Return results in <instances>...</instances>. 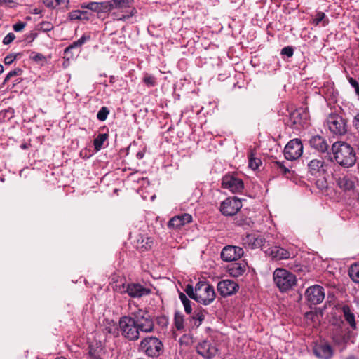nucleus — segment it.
Returning a JSON list of instances; mask_svg holds the SVG:
<instances>
[{"instance_id":"0eeeda50","label":"nucleus","mask_w":359,"mask_h":359,"mask_svg":"<svg viewBox=\"0 0 359 359\" xmlns=\"http://www.w3.org/2000/svg\"><path fill=\"white\" fill-rule=\"evenodd\" d=\"M140 332L148 333L153 332L154 323L153 318L146 311L139 310L133 316Z\"/></svg>"},{"instance_id":"49530a36","label":"nucleus","mask_w":359,"mask_h":359,"mask_svg":"<svg viewBox=\"0 0 359 359\" xmlns=\"http://www.w3.org/2000/svg\"><path fill=\"white\" fill-rule=\"evenodd\" d=\"M15 38V36L13 33H8L3 39V43L5 45H8L11 43Z\"/></svg>"},{"instance_id":"f257e3e1","label":"nucleus","mask_w":359,"mask_h":359,"mask_svg":"<svg viewBox=\"0 0 359 359\" xmlns=\"http://www.w3.org/2000/svg\"><path fill=\"white\" fill-rule=\"evenodd\" d=\"M334 158L340 165L349 168L356 161L355 153L353 147L345 142H336L332 146Z\"/></svg>"},{"instance_id":"9b49d317","label":"nucleus","mask_w":359,"mask_h":359,"mask_svg":"<svg viewBox=\"0 0 359 359\" xmlns=\"http://www.w3.org/2000/svg\"><path fill=\"white\" fill-rule=\"evenodd\" d=\"M303 153V145L300 140L293 139L290 140L285 147V158L290 161H294L299 158Z\"/></svg>"},{"instance_id":"473e14b6","label":"nucleus","mask_w":359,"mask_h":359,"mask_svg":"<svg viewBox=\"0 0 359 359\" xmlns=\"http://www.w3.org/2000/svg\"><path fill=\"white\" fill-rule=\"evenodd\" d=\"M45 6L50 8H55L58 6L69 3V0H43Z\"/></svg>"},{"instance_id":"4c0bfd02","label":"nucleus","mask_w":359,"mask_h":359,"mask_svg":"<svg viewBox=\"0 0 359 359\" xmlns=\"http://www.w3.org/2000/svg\"><path fill=\"white\" fill-rule=\"evenodd\" d=\"M22 73V70L20 68H16L11 71L6 76L3 84H5L11 78L16 76H20Z\"/></svg>"},{"instance_id":"3c124183","label":"nucleus","mask_w":359,"mask_h":359,"mask_svg":"<svg viewBox=\"0 0 359 359\" xmlns=\"http://www.w3.org/2000/svg\"><path fill=\"white\" fill-rule=\"evenodd\" d=\"M16 59V55L10 54L5 57L4 58V63L6 65H11L13 62V61Z\"/></svg>"},{"instance_id":"8fccbe9b","label":"nucleus","mask_w":359,"mask_h":359,"mask_svg":"<svg viewBox=\"0 0 359 359\" xmlns=\"http://www.w3.org/2000/svg\"><path fill=\"white\" fill-rule=\"evenodd\" d=\"M25 25H26V23L22 22H18L15 23V25H13V28L14 31H15V32H20L25 28Z\"/></svg>"},{"instance_id":"9d476101","label":"nucleus","mask_w":359,"mask_h":359,"mask_svg":"<svg viewBox=\"0 0 359 359\" xmlns=\"http://www.w3.org/2000/svg\"><path fill=\"white\" fill-rule=\"evenodd\" d=\"M222 187L231 193L238 194L244 189V184L241 179L233 175L227 174L222 179Z\"/></svg>"},{"instance_id":"393cba45","label":"nucleus","mask_w":359,"mask_h":359,"mask_svg":"<svg viewBox=\"0 0 359 359\" xmlns=\"http://www.w3.org/2000/svg\"><path fill=\"white\" fill-rule=\"evenodd\" d=\"M229 273L233 277H238L245 271V265L241 263H233L228 268Z\"/></svg>"},{"instance_id":"09e8293b","label":"nucleus","mask_w":359,"mask_h":359,"mask_svg":"<svg viewBox=\"0 0 359 359\" xmlns=\"http://www.w3.org/2000/svg\"><path fill=\"white\" fill-rule=\"evenodd\" d=\"M135 12V9L134 8H131L130 10V12L128 13L122 14L121 16H120L118 18V20H126L130 18V17H132L134 15Z\"/></svg>"},{"instance_id":"6e6d98bb","label":"nucleus","mask_w":359,"mask_h":359,"mask_svg":"<svg viewBox=\"0 0 359 359\" xmlns=\"http://www.w3.org/2000/svg\"><path fill=\"white\" fill-rule=\"evenodd\" d=\"M144 156V154L142 152H138L137 154V158H139V159H142Z\"/></svg>"},{"instance_id":"5fc2aeb1","label":"nucleus","mask_w":359,"mask_h":359,"mask_svg":"<svg viewBox=\"0 0 359 359\" xmlns=\"http://www.w3.org/2000/svg\"><path fill=\"white\" fill-rule=\"evenodd\" d=\"M13 0H0V4H7V3H13Z\"/></svg>"},{"instance_id":"aec40b11","label":"nucleus","mask_w":359,"mask_h":359,"mask_svg":"<svg viewBox=\"0 0 359 359\" xmlns=\"http://www.w3.org/2000/svg\"><path fill=\"white\" fill-rule=\"evenodd\" d=\"M264 252L274 260L286 259L290 258L291 255V253L288 250L279 246H273L269 248H266Z\"/></svg>"},{"instance_id":"a18cd8bd","label":"nucleus","mask_w":359,"mask_h":359,"mask_svg":"<svg viewBox=\"0 0 359 359\" xmlns=\"http://www.w3.org/2000/svg\"><path fill=\"white\" fill-rule=\"evenodd\" d=\"M13 110L12 109H8L6 110H3L0 111V117L8 118L10 119L13 116Z\"/></svg>"},{"instance_id":"e433bc0d","label":"nucleus","mask_w":359,"mask_h":359,"mask_svg":"<svg viewBox=\"0 0 359 359\" xmlns=\"http://www.w3.org/2000/svg\"><path fill=\"white\" fill-rule=\"evenodd\" d=\"M109 111L107 107H102L97 114V118L101 121H104L107 119Z\"/></svg>"},{"instance_id":"0e129e2a","label":"nucleus","mask_w":359,"mask_h":359,"mask_svg":"<svg viewBox=\"0 0 359 359\" xmlns=\"http://www.w3.org/2000/svg\"><path fill=\"white\" fill-rule=\"evenodd\" d=\"M20 81H21V79H20L19 81H18V79L16 81H17L18 83H20Z\"/></svg>"},{"instance_id":"412c9836","label":"nucleus","mask_w":359,"mask_h":359,"mask_svg":"<svg viewBox=\"0 0 359 359\" xmlns=\"http://www.w3.org/2000/svg\"><path fill=\"white\" fill-rule=\"evenodd\" d=\"M192 221V217L189 214H182L181 215L175 216L168 222V227L179 229L182 226L190 223Z\"/></svg>"},{"instance_id":"864d4df0","label":"nucleus","mask_w":359,"mask_h":359,"mask_svg":"<svg viewBox=\"0 0 359 359\" xmlns=\"http://www.w3.org/2000/svg\"><path fill=\"white\" fill-rule=\"evenodd\" d=\"M144 81L149 86H154L155 85L154 78L152 76L144 77Z\"/></svg>"},{"instance_id":"052dcab7","label":"nucleus","mask_w":359,"mask_h":359,"mask_svg":"<svg viewBox=\"0 0 359 359\" xmlns=\"http://www.w3.org/2000/svg\"><path fill=\"white\" fill-rule=\"evenodd\" d=\"M55 359H66L65 358H63V357H60V358H57Z\"/></svg>"},{"instance_id":"e2e57ef3","label":"nucleus","mask_w":359,"mask_h":359,"mask_svg":"<svg viewBox=\"0 0 359 359\" xmlns=\"http://www.w3.org/2000/svg\"><path fill=\"white\" fill-rule=\"evenodd\" d=\"M40 57H41V55H37L36 57L37 59H39V58H40Z\"/></svg>"},{"instance_id":"2f4dec72","label":"nucleus","mask_w":359,"mask_h":359,"mask_svg":"<svg viewBox=\"0 0 359 359\" xmlns=\"http://www.w3.org/2000/svg\"><path fill=\"white\" fill-rule=\"evenodd\" d=\"M180 299L183 304L184 307V311L187 313L190 314L192 311L191 301L188 299V297L182 292H180L179 294Z\"/></svg>"},{"instance_id":"79ce46f5","label":"nucleus","mask_w":359,"mask_h":359,"mask_svg":"<svg viewBox=\"0 0 359 359\" xmlns=\"http://www.w3.org/2000/svg\"><path fill=\"white\" fill-rule=\"evenodd\" d=\"M68 19L69 20H81V14L80 10H74L69 13Z\"/></svg>"},{"instance_id":"603ef678","label":"nucleus","mask_w":359,"mask_h":359,"mask_svg":"<svg viewBox=\"0 0 359 359\" xmlns=\"http://www.w3.org/2000/svg\"><path fill=\"white\" fill-rule=\"evenodd\" d=\"M353 126L354 128L357 130V132L359 133V113L357 114L352 121Z\"/></svg>"},{"instance_id":"f03ea898","label":"nucleus","mask_w":359,"mask_h":359,"mask_svg":"<svg viewBox=\"0 0 359 359\" xmlns=\"http://www.w3.org/2000/svg\"><path fill=\"white\" fill-rule=\"evenodd\" d=\"M273 280L282 292L287 291L296 284V277L290 271L283 269H276L273 273Z\"/></svg>"},{"instance_id":"b1692460","label":"nucleus","mask_w":359,"mask_h":359,"mask_svg":"<svg viewBox=\"0 0 359 359\" xmlns=\"http://www.w3.org/2000/svg\"><path fill=\"white\" fill-rule=\"evenodd\" d=\"M88 36L83 35L77 41L73 42L70 46L67 47L65 50V57L67 60H69L70 57H73V54L72 53V50L74 48L81 47L85 42L89 39Z\"/></svg>"},{"instance_id":"7c9ffc66","label":"nucleus","mask_w":359,"mask_h":359,"mask_svg":"<svg viewBox=\"0 0 359 359\" xmlns=\"http://www.w3.org/2000/svg\"><path fill=\"white\" fill-rule=\"evenodd\" d=\"M348 274L354 282L359 283V264L351 265Z\"/></svg>"},{"instance_id":"ddd939ff","label":"nucleus","mask_w":359,"mask_h":359,"mask_svg":"<svg viewBox=\"0 0 359 359\" xmlns=\"http://www.w3.org/2000/svg\"><path fill=\"white\" fill-rule=\"evenodd\" d=\"M244 254L242 248L235 245H226L221 252V258L224 262H233L239 259Z\"/></svg>"},{"instance_id":"680f3d73","label":"nucleus","mask_w":359,"mask_h":359,"mask_svg":"<svg viewBox=\"0 0 359 359\" xmlns=\"http://www.w3.org/2000/svg\"><path fill=\"white\" fill-rule=\"evenodd\" d=\"M21 147L23 148V149L27 148L26 145H22Z\"/></svg>"},{"instance_id":"13d9d810","label":"nucleus","mask_w":359,"mask_h":359,"mask_svg":"<svg viewBox=\"0 0 359 359\" xmlns=\"http://www.w3.org/2000/svg\"><path fill=\"white\" fill-rule=\"evenodd\" d=\"M4 72V67L2 65L0 64V74H1Z\"/></svg>"},{"instance_id":"72a5a7b5","label":"nucleus","mask_w":359,"mask_h":359,"mask_svg":"<svg viewBox=\"0 0 359 359\" xmlns=\"http://www.w3.org/2000/svg\"><path fill=\"white\" fill-rule=\"evenodd\" d=\"M273 166L278 169L280 173L285 176L290 173L289 168L283 162L276 161L273 162Z\"/></svg>"},{"instance_id":"f8f14e48","label":"nucleus","mask_w":359,"mask_h":359,"mask_svg":"<svg viewBox=\"0 0 359 359\" xmlns=\"http://www.w3.org/2000/svg\"><path fill=\"white\" fill-rule=\"evenodd\" d=\"M335 180L337 186L344 191H354L358 184L357 177L351 174L340 175Z\"/></svg>"},{"instance_id":"c03bdc74","label":"nucleus","mask_w":359,"mask_h":359,"mask_svg":"<svg viewBox=\"0 0 359 359\" xmlns=\"http://www.w3.org/2000/svg\"><path fill=\"white\" fill-rule=\"evenodd\" d=\"M294 50L293 48L290 46H287L283 48L281 50V54L284 55H287V57H290L293 55Z\"/></svg>"},{"instance_id":"f704fd0d","label":"nucleus","mask_w":359,"mask_h":359,"mask_svg":"<svg viewBox=\"0 0 359 359\" xmlns=\"http://www.w3.org/2000/svg\"><path fill=\"white\" fill-rule=\"evenodd\" d=\"M248 161L249 167L254 170L257 169L261 163L260 159L255 157L252 153H250Z\"/></svg>"},{"instance_id":"7ed1b4c3","label":"nucleus","mask_w":359,"mask_h":359,"mask_svg":"<svg viewBox=\"0 0 359 359\" xmlns=\"http://www.w3.org/2000/svg\"><path fill=\"white\" fill-rule=\"evenodd\" d=\"M118 325L119 330L124 338L130 341H137L140 338V332L136 326L133 316L121 317Z\"/></svg>"},{"instance_id":"f3484780","label":"nucleus","mask_w":359,"mask_h":359,"mask_svg":"<svg viewBox=\"0 0 359 359\" xmlns=\"http://www.w3.org/2000/svg\"><path fill=\"white\" fill-rule=\"evenodd\" d=\"M309 172L316 177L323 175L326 171L327 165L322 158H313L307 165Z\"/></svg>"},{"instance_id":"4be33fe9","label":"nucleus","mask_w":359,"mask_h":359,"mask_svg":"<svg viewBox=\"0 0 359 359\" xmlns=\"http://www.w3.org/2000/svg\"><path fill=\"white\" fill-rule=\"evenodd\" d=\"M310 146L320 153L327 151L329 145L327 141L320 135H314L309 140Z\"/></svg>"},{"instance_id":"4d7b16f0","label":"nucleus","mask_w":359,"mask_h":359,"mask_svg":"<svg viewBox=\"0 0 359 359\" xmlns=\"http://www.w3.org/2000/svg\"><path fill=\"white\" fill-rule=\"evenodd\" d=\"M299 115V113L298 111H295L292 114L293 117H297Z\"/></svg>"},{"instance_id":"bf43d9fd","label":"nucleus","mask_w":359,"mask_h":359,"mask_svg":"<svg viewBox=\"0 0 359 359\" xmlns=\"http://www.w3.org/2000/svg\"><path fill=\"white\" fill-rule=\"evenodd\" d=\"M346 359H358V358H356L354 356H350V357H348Z\"/></svg>"},{"instance_id":"58836bf2","label":"nucleus","mask_w":359,"mask_h":359,"mask_svg":"<svg viewBox=\"0 0 359 359\" xmlns=\"http://www.w3.org/2000/svg\"><path fill=\"white\" fill-rule=\"evenodd\" d=\"M235 224L238 226H244L249 224V219L247 217H243L241 215H238L235 219Z\"/></svg>"},{"instance_id":"ea45409f","label":"nucleus","mask_w":359,"mask_h":359,"mask_svg":"<svg viewBox=\"0 0 359 359\" xmlns=\"http://www.w3.org/2000/svg\"><path fill=\"white\" fill-rule=\"evenodd\" d=\"M348 83L354 88L355 93L357 95L359 100V83L352 77L348 78Z\"/></svg>"},{"instance_id":"a211bd4d","label":"nucleus","mask_w":359,"mask_h":359,"mask_svg":"<svg viewBox=\"0 0 359 359\" xmlns=\"http://www.w3.org/2000/svg\"><path fill=\"white\" fill-rule=\"evenodd\" d=\"M123 287L125 288L124 285H123ZM123 292H127L133 298H140L149 294L151 292V290L138 283H131L126 285V290Z\"/></svg>"},{"instance_id":"37998d69","label":"nucleus","mask_w":359,"mask_h":359,"mask_svg":"<svg viewBox=\"0 0 359 359\" xmlns=\"http://www.w3.org/2000/svg\"><path fill=\"white\" fill-rule=\"evenodd\" d=\"M184 291L190 298L195 300V288L194 289L192 285H187Z\"/></svg>"},{"instance_id":"4468645a","label":"nucleus","mask_w":359,"mask_h":359,"mask_svg":"<svg viewBox=\"0 0 359 359\" xmlns=\"http://www.w3.org/2000/svg\"><path fill=\"white\" fill-rule=\"evenodd\" d=\"M306 299L312 304H318L325 298V292L323 287L316 285L307 288L305 292Z\"/></svg>"},{"instance_id":"a878e982","label":"nucleus","mask_w":359,"mask_h":359,"mask_svg":"<svg viewBox=\"0 0 359 359\" xmlns=\"http://www.w3.org/2000/svg\"><path fill=\"white\" fill-rule=\"evenodd\" d=\"M103 2H95L91 1L89 3H83L81 4V8L87 9L90 11V12H102L103 10Z\"/></svg>"},{"instance_id":"6ab92c4d","label":"nucleus","mask_w":359,"mask_h":359,"mask_svg":"<svg viewBox=\"0 0 359 359\" xmlns=\"http://www.w3.org/2000/svg\"><path fill=\"white\" fill-rule=\"evenodd\" d=\"M238 289V285L233 280H224L219 281L217 290L223 297H227L235 294Z\"/></svg>"},{"instance_id":"39448f33","label":"nucleus","mask_w":359,"mask_h":359,"mask_svg":"<svg viewBox=\"0 0 359 359\" xmlns=\"http://www.w3.org/2000/svg\"><path fill=\"white\" fill-rule=\"evenodd\" d=\"M140 349L149 357H158L163 352V345L158 338L148 337L141 341Z\"/></svg>"},{"instance_id":"1a4fd4ad","label":"nucleus","mask_w":359,"mask_h":359,"mask_svg":"<svg viewBox=\"0 0 359 359\" xmlns=\"http://www.w3.org/2000/svg\"><path fill=\"white\" fill-rule=\"evenodd\" d=\"M242 208V202L237 197H229L220 204L219 210L225 216L235 215Z\"/></svg>"},{"instance_id":"c756f323","label":"nucleus","mask_w":359,"mask_h":359,"mask_svg":"<svg viewBox=\"0 0 359 359\" xmlns=\"http://www.w3.org/2000/svg\"><path fill=\"white\" fill-rule=\"evenodd\" d=\"M328 19L326 18L325 14L323 12H318L313 20V23L315 25H318L322 23L323 26H326L328 24Z\"/></svg>"},{"instance_id":"6e6552de","label":"nucleus","mask_w":359,"mask_h":359,"mask_svg":"<svg viewBox=\"0 0 359 359\" xmlns=\"http://www.w3.org/2000/svg\"><path fill=\"white\" fill-rule=\"evenodd\" d=\"M241 242L245 248L250 249L260 248L264 252L266 248L265 238L258 233H247L242 237Z\"/></svg>"},{"instance_id":"dca6fc26","label":"nucleus","mask_w":359,"mask_h":359,"mask_svg":"<svg viewBox=\"0 0 359 359\" xmlns=\"http://www.w3.org/2000/svg\"><path fill=\"white\" fill-rule=\"evenodd\" d=\"M197 353L205 359H211L215 356L217 348L208 341H203L196 346Z\"/></svg>"},{"instance_id":"a19ab883","label":"nucleus","mask_w":359,"mask_h":359,"mask_svg":"<svg viewBox=\"0 0 359 359\" xmlns=\"http://www.w3.org/2000/svg\"><path fill=\"white\" fill-rule=\"evenodd\" d=\"M81 20H89L91 17L93 15L90 11H87V9H81Z\"/></svg>"},{"instance_id":"bb28decb","label":"nucleus","mask_w":359,"mask_h":359,"mask_svg":"<svg viewBox=\"0 0 359 359\" xmlns=\"http://www.w3.org/2000/svg\"><path fill=\"white\" fill-rule=\"evenodd\" d=\"M343 312L346 320L349 323L351 327H355V316L353 313L351 312L350 309L348 306L343 307Z\"/></svg>"},{"instance_id":"423d86ee","label":"nucleus","mask_w":359,"mask_h":359,"mask_svg":"<svg viewBox=\"0 0 359 359\" xmlns=\"http://www.w3.org/2000/svg\"><path fill=\"white\" fill-rule=\"evenodd\" d=\"M325 125L333 135H343L347 132L346 119L335 113H331L327 116Z\"/></svg>"},{"instance_id":"20e7f679","label":"nucleus","mask_w":359,"mask_h":359,"mask_svg":"<svg viewBox=\"0 0 359 359\" xmlns=\"http://www.w3.org/2000/svg\"><path fill=\"white\" fill-rule=\"evenodd\" d=\"M215 299L214 287L205 281L198 282L195 286V300L204 305L210 304Z\"/></svg>"},{"instance_id":"de8ad7c7","label":"nucleus","mask_w":359,"mask_h":359,"mask_svg":"<svg viewBox=\"0 0 359 359\" xmlns=\"http://www.w3.org/2000/svg\"><path fill=\"white\" fill-rule=\"evenodd\" d=\"M41 29L45 32H48L53 29V25L49 22H43L41 24Z\"/></svg>"},{"instance_id":"5701e85b","label":"nucleus","mask_w":359,"mask_h":359,"mask_svg":"<svg viewBox=\"0 0 359 359\" xmlns=\"http://www.w3.org/2000/svg\"><path fill=\"white\" fill-rule=\"evenodd\" d=\"M205 311L202 309H196L194 310L192 315L190 316L189 324L190 326L194 327H198L205 319Z\"/></svg>"},{"instance_id":"cd10ccee","label":"nucleus","mask_w":359,"mask_h":359,"mask_svg":"<svg viewBox=\"0 0 359 359\" xmlns=\"http://www.w3.org/2000/svg\"><path fill=\"white\" fill-rule=\"evenodd\" d=\"M184 315L180 311H175L174 316V324L177 330L184 329Z\"/></svg>"},{"instance_id":"c85d7f7f","label":"nucleus","mask_w":359,"mask_h":359,"mask_svg":"<svg viewBox=\"0 0 359 359\" xmlns=\"http://www.w3.org/2000/svg\"><path fill=\"white\" fill-rule=\"evenodd\" d=\"M108 138V135L106 133L99 134L97 137L94 140V147L95 149L98 151L101 149L103 146L104 142Z\"/></svg>"},{"instance_id":"c9c22d12","label":"nucleus","mask_w":359,"mask_h":359,"mask_svg":"<svg viewBox=\"0 0 359 359\" xmlns=\"http://www.w3.org/2000/svg\"><path fill=\"white\" fill-rule=\"evenodd\" d=\"M115 5L119 8H130L133 0H114Z\"/></svg>"},{"instance_id":"2eb2a0df","label":"nucleus","mask_w":359,"mask_h":359,"mask_svg":"<svg viewBox=\"0 0 359 359\" xmlns=\"http://www.w3.org/2000/svg\"><path fill=\"white\" fill-rule=\"evenodd\" d=\"M313 352L319 359H330L334 353L332 347L325 341L316 344L313 347Z\"/></svg>"}]
</instances>
